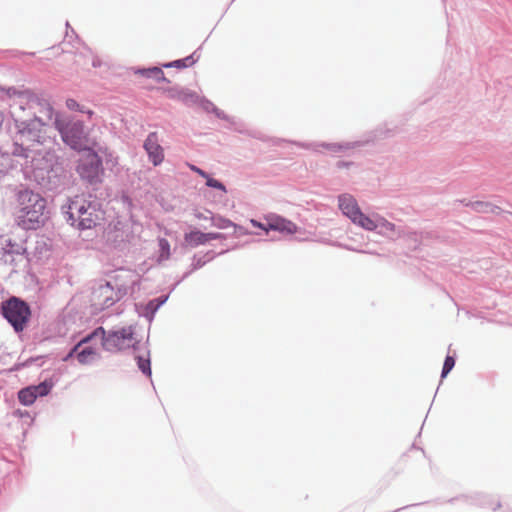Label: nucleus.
I'll return each mask as SVG.
<instances>
[{
  "label": "nucleus",
  "instance_id": "obj_1",
  "mask_svg": "<svg viewBox=\"0 0 512 512\" xmlns=\"http://www.w3.org/2000/svg\"><path fill=\"white\" fill-rule=\"evenodd\" d=\"M10 206L15 224L23 230H37L47 220L46 199L31 189L17 190Z\"/></svg>",
  "mask_w": 512,
  "mask_h": 512
},
{
  "label": "nucleus",
  "instance_id": "obj_2",
  "mask_svg": "<svg viewBox=\"0 0 512 512\" xmlns=\"http://www.w3.org/2000/svg\"><path fill=\"white\" fill-rule=\"evenodd\" d=\"M48 130L49 127L36 117L25 121L14 118L12 154L25 158L41 154V147L50 140Z\"/></svg>",
  "mask_w": 512,
  "mask_h": 512
},
{
  "label": "nucleus",
  "instance_id": "obj_3",
  "mask_svg": "<svg viewBox=\"0 0 512 512\" xmlns=\"http://www.w3.org/2000/svg\"><path fill=\"white\" fill-rule=\"evenodd\" d=\"M65 213L67 221L80 230L93 229L104 220V211L100 206L83 195L69 199Z\"/></svg>",
  "mask_w": 512,
  "mask_h": 512
},
{
  "label": "nucleus",
  "instance_id": "obj_4",
  "mask_svg": "<svg viewBox=\"0 0 512 512\" xmlns=\"http://www.w3.org/2000/svg\"><path fill=\"white\" fill-rule=\"evenodd\" d=\"M2 315L16 332H22L31 318V310L25 301L11 297L2 303Z\"/></svg>",
  "mask_w": 512,
  "mask_h": 512
},
{
  "label": "nucleus",
  "instance_id": "obj_5",
  "mask_svg": "<svg viewBox=\"0 0 512 512\" xmlns=\"http://www.w3.org/2000/svg\"><path fill=\"white\" fill-rule=\"evenodd\" d=\"M98 337L102 338L103 348L110 352H118L130 348H135L136 344L138 343L132 326L109 331L108 333H106L104 330V335L99 334Z\"/></svg>",
  "mask_w": 512,
  "mask_h": 512
},
{
  "label": "nucleus",
  "instance_id": "obj_6",
  "mask_svg": "<svg viewBox=\"0 0 512 512\" xmlns=\"http://www.w3.org/2000/svg\"><path fill=\"white\" fill-rule=\"evenodd\" d=\"M78 162L76 170L83 180L90 184L101 182L104 170L102 160L96 152L90 148L84 150Z\"/></svg>",
  "mask_w": 512,
  "mask_h": 512
},
{
  "label": "nucleus",
  "instance_id": "obj_7",
  "mask_svg": "<svg viewBox=\"0 0 512 512\" xmlns=\"http://www.w3.org/2000/svg\"><path fill=\"white\" fill-rule=\"evenodd\" d=\"M62 140L72 149L84 151L88 149V138L81 121L64 123L61 120L55 122Z\"/></svg>",
  "mask_w": 512,
  "mask_h": 512
},
{
  "label": "nucleus",
  "instance_id": "obj_8",
  "mask_svg": "<svg viewBox=\"0 0 512 512\" xmlns=\"http://www.w3.org/2000/svg\"><path fill=\"white\" fill-rule=\"evenodd\" d=\"M339 208L354 224L365 230L373 231L377 228L374 219L363 214L355 198L349 194L339 196Z\"/></svg>",
  "mask_w": 512,
  "mask_h": 512
},
{
  "label": "nucleus",
  "instance_id": "obj_9",
  "mask_svg": "<svg viewBox=\"0 0 512 512\" xmlns=\"http://www.w3.org/2000/svg\"><path fill=\"white\" fill-rule=\"evenodd\" d=\"M125 294V290H115L110 282H106L105 284H101L99 287L93 290L91 302L95 310L101 311L112 306Z\"/></svg>",
  "mask_w": 512,
  "mask_h": 512
},
{
  "label": "nucleus",
  "instance_id": "obj_10",
  "mask_svg": "<svg viewBox=\"0 0 512 512\" xmlns=\"http://www.w3.org/2000/svg\"><path fill=\"white\" fill-rule=\"evenodd\" d=\"M99 334L104 335L103 327L96 328L91 334H89L88 336L83 338L78 344H76L74 348L71 350V352L67 355L66 359L75 356L78 362L82 365L92 363L97 357L96 350L92 347L82 348V346L88 343L92 338L98 337Z\"/></svg>",
  "mask_w": 512,
  "mask_h": 512
},
{
  "label": "nucleus",
  "instance_id": "obj_11",
  "mask_svg": "<svg viewBox=\"0 0 512 512\" xmlns=\"http://www.w3.org/2000/svg\"><path fill=\"white\" fill-rule=\"evenodd\" d=\"M144 149L148 154L149 160L154 166H158L163 162L164 150L159 143L158 134L156 132L148 134L144 142Z\"/></svg>",
  "mask_w": 512,
  "mask_h": 512
},
{
  "label": "nucleus",
  "instance_id": "obj_12",
  "mask_svg": "<svg viewBox=\"0 0 512 512\" xmlns=\"http://www.w3.org/2000/svg\"><path fill=\"white\" fill-rule=\"evenodd\" d=\"M267 220V230L278 231L283 234H295L298 231V227L292 221L287 220L280 216H268Z\"/></svg>",
  "mask_w": 512,
  "mask_h": 512
},
{
  "label": "nucleus",
  "instance_id": "obj_13",
  "mask_svg": "<svg viewBox=\"0 0 512 512\" xmlns=\"http://www.w3.org/2000/svg\"><path fill=\"white\" fill-rule=\"evenodd\" d=\"M219 238L220 234L218 233H203L199 230H193L184 235V243L189 247H197L210 240H216Z\"/></svg>",
  "mask_w": 512,
  "mask_h": 512
},
{
  "label": "nucleus",
  "instance_id": "obj_14",
  "mask_svg": "<svg viewBox=\"0 0 512 512\" xmlns=\"http://www.w3.org/2000/svg\"><path fill=\"white\" fill-rule=\"evenodd\" d=\"M158 246H159V255L157 258V262L161 264L164 261H167L171 256L170 251V244L167 239L160 238L158 240Z\"/></svg>",
  "mask_w": 512,
  "mask_h": 512
},
{
  "label": "nucleus",
  "instance_id": "obj_15",
  "mask_svg": "<svg viewBox=\"0 0 512 512\" xmlns=\"http://www.w3.org/2000/svg\"><path fill=\"white\" fill-rule=\"evenodd\" d=\"M135 73L147 78H153L157 81L164 78L163 71L158 66H153L147 69H138Z\"/></svg>",
  "mask_w": 512,
  "mask_h": 512
},
{
  "label": "nucleus",
  "instance_id": "obj_16",
  "mask_svg": "<svg viewBox=\"0 0 512 512\" xmlns=\"http://www.w3.org/2000/svg\"><path fill=\"white\" fill-rule=\"evenodd\" d=\"M0 245L7 254H20L22 250V247L19 244L12 242L10 238L6 237L0 238Z\"/></svg>",
  "mask_w": 512,
  "mask_h": 512
},
{
  "label": "nucleus",
  "instance_id": "obj_17",
  "mask_svg": "<svg viewBox=\"0 0 512 512\" xmlns=\"http://www.w3.org/2000/svg\"><path fill=\"white\" fill-rule=\"evenodd\" d=\"M18 398H19V401L23 404V405H31L34 403V401L36 400L37 396L32 388V386L30 387H27V388H24V389H21L18 393Z\"/></svg>",
  "mask_w": 512,
  "mask_h": 512
},
{
  "label": "nucleus",
  "instance_id": "obj_18",
  "mask_svg": "<svg viewBox=\"0 0 512 512\" xmlns=\"http://www.w3.org/2000/svg\"><path fill=\"white\" fill-rule=\"evenodd\" d=\"M199 59H200V54H199L198 50H195L192 54H190L184 58L165 62L164 64H196L199 61Z\"/></svg>",
  "mask_w": 512,
  "mask_h": 512
},
{
  "label": "nucleus",
  "instance_id": "obj_19",
  "mask_svg": "<svg viewBox=\"0 0 512 512\" xmlns=\"http://www.w3.org/2000/svg\"><path fill=\"white\" fill-rule=\"evenodd\" d=\"M377 224V228L380 227L383 229L384 233H394L396 230V227L393 223L387 221L383 217H377V219L374 220Z\"/></svg>",
  "mask_w": 512,
  "mask_h": 512
},
{
  "label": "nucleus",
  "instance_id": "obj_20",
  "mask_svg": "<svg viewBox=\"0 0 512 512\" xmlns=\"http://www.w3.org/2000/svg\"><path fill=\"white\" fill-rule=\"evenodd\" d=\"M137 364L139 369L147 376L151 375L150 360L142 356L137 357Z\"/></svg>",
  "mask_w": 512,
  "mask_h": 512
},
{
  "label": "nucleus",
  "instance_id": "obj_21",
  "mask_svg": "<svg viewBox=\"0 0 512 512\" xmlns=\"http://www.w3.org/2000/svg\"><path fill=\"white\" fill-rule=\"evenodd\" d=\"M29 55H33V53H29ZM28 56V54L18 51H6L4 52L3 59H17L21 61H25L24 57Z\"/></svg>",
  "mask_w": 512,
  "mask_h": 512
},
{
  "label": "nucleus",
  "instance_id": "obj_22",
  "mask_svg": "<svg viewBox=\"0 0 512 512\" xmlns=\"http://www.w3.org/2000/svg\"><path fill=\"white\" fill-rule=\"evenodd\" d=\"M455 359L452 356H447L444 361L442 369V377H445L454 367Z\"/></svg>",
  "mask_w": 512,
  "mask_h": 512
},
{
  "label": "nucleus",
  "instance_id": "obj_23",
  "mask_svg": "<svg viewBox=\"0 0 512 512\" xmlns=\"http://www.w3.org/2000/svg\"><path fill=\"white\" fill-rule=\"evenodd\" d=\"M65 25H66V29L67 30H66L64 42L62 44L70 43L72 38H74L75 40L79 41V38H78L77 34L75 33L74 29L71 28V26H70L68 21L66 22Z\"/></svg>",
  "mask_w": 512,
  "mask_h": 512
},
{
  "label": "nucleus",
  "instance_id": "obj_24",
  "mask_svg": "<svg viewBox=\"0 0 512 512\" xmlns=\"http://www.w3.org/2000/svg\"><path fill=\"white\" fill-rule=\"evenodd\" d=\"M36 396H45L49 393L50 391V386L46 383H41L37 386H32Z\"/></svg>",
  "mask_w": 512,
  "mask_h": 512
},
{
  "label": "nucleus",
  "instance_id": "obj_25",
  "mask_svg": "<svg viewBox=\"0 0 512 512\" xmlns=\"http://www.w3.org/2000/svg\"><path fill=\"white\" fill-rule=\"evenodd\" d=\"M205 179H206L207 186L215 188V189H219V190L223 191L224 193L226 192L225 186L220 181L210 177L209 175H208V178H205Z\"/></svg>",
  "mask_w": 512,
  "mask_h": 512
},
{
  "label": "nucleus",
  "instance_id": "obj_26",
  "mask_svg": "<svg viewBox=\"0 0 512 512\" xmlns=\"http://www.w3.org/2000/svg\"><path fill=\"white\" fill-rule=\"evenodd\" d=\"M473 206L478 212H494L496 209V207L483 202H477Z\"/></svg>",
  "mask_w": 512,
  "mask_h": 512
},
{
  "label": "nucleus",
  "instance_id": "obj_27",
  "mask_svg": "<svg viewBox=\"0 0 512 512\" xmlns=\"http://www.w3.org/2000/svg\"><path fill=\"white\" fill-rule=\"evenodd\" d=\"M83 49L87 53V56L84 59V61H86V62L90 61L91 64H93V65L101 64V61L98 59V57L89 48L83 47Z\"/></svg>",
  "mask_w": 512,
  "mask_h": 512
},
{
  "label": "nucleus",
  "instance_id": "obj_28",
  "mask_svg": "<svg viewBox=\"0 0 512 512\" xmlns=\"http://www.w3.org/2000/svg\"><path fill=\"white\" fill-rule=\"evenodd\" d=\"M66 106L70 110H79V111L84 112V110H82L80 108V105L78 104V102L76 100H74V99H67L66 100Z\"/></svg>",
  "mask_w": 512,
  "mask_h": 512
},
{
  "label": "nucleus",
  "instance_id": "obj_29",
  "mask_svg": "<svg viewBox=\"0 0 512 512\" xmlns=\"http://www.w3.org/2000/svg\"><path fill=\"white\" fill-rule=\"evenodd\" d=\"M189 168L194 171L195 173H197L198 175H200L201 177L203 178H208V174L203 171L202 169L198 168L197 166L193 165V164H188Z\"/></svg>",
  "mask_w": 512,
  "mask_h": 512
},
{
  "label": "nucleus",
  "instance_id": "obj_30",
  "mask_svg": "<svg viewBox=\"0 0 512 512\" xmlns=\"http://www.w3.org/2000/svg\"><path fill=\"white\" fill-rule=\"evenodd\" d=\"M251 224L254 226V227H257V228H260L262 230H264L266 233H268L270 230H267V222L266 223H261V222H258L257 220H254V219H251Z\"/></svg>",
  "mask_w": 512,
  "mask_h": 512
},
{
  "label": "nucleus",
  "instance_id": "obj_31",
  "mask_svg": "<svg viewBox=\"0 0 512 512\" xmlns=\"http://www.w3.org/2000/svg\"><path fill=\"white\" fill-rule=\"evenodd\" d=\"M216 226H218L219 228H228L232 226V222L227 219H220L219 223H217Z\"/></svg>",
  "mask_w": 512,
  "mask_h": 512
},
{
  "label": "nucleus",
  "instance_id": "obj_32",
  "mask_svg": "<svg viewBox=\"0 0 512 512\" xmlns=\"http://www.w3.org/2000/svg\"><path fill=\"white\" fill-rule=\"evenodd\" d=\"M4 160H5V157H4V155L0 152V172H2V170H3V167H4Z\"/></svg>",
  "mask_w": 512,
  "mask_h": 512
},
{
  "label": "nucleus",
  "instance_id": "obj_33",
  "mask_svg": "<svg viewBox=\"0 0 512 512\" xmlns=\"http://www.w3.org/2000/svg\"><path fill=\"white\" fill-rule=\"evenodd\" d=\"M344 166V163L343 162H339L338 163V167H343Z\"/></svg>",
  "mask_w": 512,
  "mask_h": 512
},
{
  "label": "nucleus",
  "instance_id": "obj_34",
  "mask_svg": "<svg viewBox=\"0 0 512 512\" xmlns=\"http://www.w3.org/2000/svg\"><path fill=\"white\" fill-rule=\"evenodd\" d=\"M80 61H81L80 59H75V60H74V63H78V62H80Z\"/></svg>",
  "mask_w": 512,
  "mask_h": 512
},
{
  "label": "nucleus",
  "instance_id": "obj_35",
  "mask_svg": "<svg viewBox=\"0 0 512 512\" xmlns=\"http://www.w3.org/2000/svg\"><path fill=\"white\" fill-rule=\"evenodd\" d=\"M87 113L89 114V116H91L93 114L92 111H88Z\"/></svg>",
  "mask_w": 512,
  "mask_h": 512
}]
</instances>
